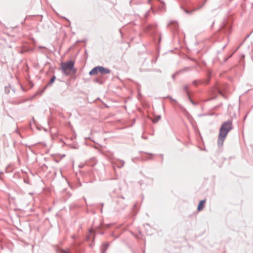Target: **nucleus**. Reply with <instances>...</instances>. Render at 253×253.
Instances as JSON below:
<instances>
[{"label": "nucleus", "instance_id": "nucleus-1", "mask_svg": "<svg viewBox=\"0 0 253 253\" xmlns=\"http://www.w3.org/2000/svg\"><path fill=\"white\" fill-rule=\"evenodd\" d=\"M232 129V123L230 121L224 122L220 128L218 139V146H222L228 133Z\"/></svg>", "mask_w": 253, "mask_h": 253}, {"label": "nucleus", "instance_id": "nucleus-2", "mask_svg": "<svg viewBox=\"0 0 253 253\" xmlns=\"http://www.w3.org/2000/svg\"><path fill=\"white\" fill-rule=\"evenodd\" d=\"M74 62L70 60L65 63H62L61 69L62 72L65 75H69V72L71 71L74 66Z\"/></svg>", "mask_w": 253, "mask_h": 253}, {"label": "nucleus", "instance_id": "nucleus-3", "mask_svg": "<svg viewBox=\"0 0 253 253\" xmlns=\"http://www.w3.org/2000/svg\"><path fill=\"white\" fill-rule=\"evenodd\" d=\"M83 249L80 248L79 246L75 245V247L72 249V253H80ZM60 253H70L68 251L64 250H61Z\"/></svg>", "mask_w": 253, "mask_h": 253}, {"label": "nucleus", "instance_id": "nucleus-4", "mask_svg": "<svg viewBox=\"0 0 253 253\" xmlns=\"http://www.w3.org/2000/svg\"><path fill=\"white\" fill-rule=\"evenodd\" d=\"M154 155L151 153H144L141 155V159L142 161H148L153 159Z\"/></svg>", "mask_w": 253, "mask_h": 253}, {"label": "nucleus", "instance_id": "nucleus-5", "mask_svg": "<svg viewBox=\"0 0 253 253\" xmlns=\"http://www.w3.org/2000/svg\"><path fill=\"white\" fill-rule=\"evenodd\" d=\"M169 28L173 31H176L179 28L178 24L176 21H171L169 25Z\"/></svg>", "mask_w": 253, "mask_h": 253}, {"label": "nucleus", "instance_id": "nucleus-6", "mask_svg": "<svg viewBox=\"0 0 253 253\" xmlns=\"http://www.w3.org/2000/svg\"><path fill=\"white\" fill-rule=\"evenodd\" d=\"M99 72V66H96L93 68L89 73V75L90 76H93L96 75Z\"/></svg>", "mask_w": 253, "mask_h": 253}, {"label": "nucleus", "instance_id": "nucleus-7", "mask_svg": "<svg viewBox=\"0 0 253 253\" xmlns=\"http://www.w3.org/2000/svg\"><path fill=\"white\" fill-rule=\"evenodd\" d=\"M55 79H56V77L55 76H53L52 77L49 82L48 83V84L44 87L43 90L42 91V93L44 92V90L47 88V86H51L52 85L53 83L55 81Z\"/></svg>", "mask_w": 253, "mask_h": 253}, {"label": "nucleus", "instance_id": "nucleus-8", "mask_svg": "<svg viewBox=\"0 0 253 253\" xmlns=\"http://www.w3.org/2000/svg\"><path fill=\"white\" fill-rule=\"evenodd\" d=\"M99 72L101 74H110L111 70L102 66H99Z\"/></svg>", "mask_w": 253, "mask_h": 253}, {"label": "nucleus", "instance_id": "nucleus-9", "mask_svg": "<svg viewBox=\"0 0 253 253\" xmlns=\"http://www.w3.org/2000/svg\"><path fill=\"white\" fill-rule=\"evenodd\" d=\"M166 10V4L164 1L159 0V11H165Z\"/></svg>", "mask_w": 253, "mask_h": 253}, {"label": "nucleus", "instance_id": "nucleus-10", "mask_svg": "<svg viewBox=\"0 0 253 253\" xmlns=\"http://www.w3.org/2000/svg\"><path fill=\"white\" fill-rule=\"evenodd\" d=\"M125 162L123 160H118L116 161L115 165L119 168H121L124 167Z\"/></svg>", "mask_w": 253, "mask_h": 253}, {"label": "nucleus", "instance_id": "nucleus-11", "mask_svg": "<svg viewBox=\"0 0 253 253\" xmlns=\"http://www.w3.org/2000/svg\"><path fill=\"white\" fill-rule=\"evenodd\" d=\"M205 202H206L205 200H202L201 201H200V202L198 206V208H197L198 211H200L203 209L204 204L205 203Z\"/></svg>", "mask_w": 253, "mask_h": 253}, {"label": "nucleus", "instance_id": "nucleus-12", "mask_svg": "<svg viewBox=\"0 0 253 253\" xmlns=\"http://www.w3.org/2000/svg\"><path fill=\"white\" fill-rule=\"evenodd\" d=\"M184 89L185 90V91H186L187 92V95H188L189 96V99L190 100V101L192 102V103L194 105H195L196 104L193 101V100H191V99L190 98V96H189V92L188 91V86L187 85H186L184 86Z\"/></svg>", "mask_w": 253, "mask_h": 253}, {"label": "nucleus", "instance_id": "nucleus-13", "mask_svg": "<svg viewBox=\"0 0 253 253\" xmlns=\"http://www.w3.org/2000/svg\"><path fill=\"white\" fill-rule=\"evenodd\" d=\"M196 10V9H193L192 10L189 11V10H188L185 9V10H184V11H185L186 13H187V14H192V12H193V11H195Z\"/></svg>", "mask_w": 253, "mask_h": 253}, {"label": "nucleus", "instance_id": "nucleus-14", "mask_svg": "<svg viewBox=\"0 0 253 253\" xmlns=\"http://www.w3.org/2000/svg\"><path fill=\"white\" fill-rule=\"evenodd\" d=\"M216 90L217 91H218V92L220 94H221V95L223 96V94L222 92L221 91V90L219 88H216Z\"/></svg>", "mask_w": 253, "mask_h": 253}, {"label": "nucleus", "instance_id": "nucleus-15", "mask_svg": "<svg viewBox=\"0 0 253 253\" xmlns=\"http://www.w3.org/2000/svg\"><path fill=\"white\" fill-rule=\"evenodd\" d=\"M103 247L105 248V250L108 248V245L107 244H104L103 245Z\"/></svg>", "mask_w": 253, "mask_h": 253}, {"label": "nucleus", "instance_id": "nucleus-16", "mask_svg": "<svg viewBox=\"0 0 253 253\" xmlns=\"http://www.w3.org/2000/svg\"><path fill=\"white\" fill-rule=\"evenodd\" d=\"M192 83L194 85H197V81H193Z\"/></svg>", "mask_w": 253, "mask_h": 253}, {"label": "nucleus", "instance_id": "nucleus-17", "mask_svg": "<svg viewBox=\"0 0 253 253\" xmlns=\"http://www.w3.org/2000/svg\"><path fill=\"white\" fill-rule=\"evenodd\" d=\"M136 204H134V205H133V210H134V209H135V207H136Z\"/></svg>", "mask_w": 253, "mask_h": 253}, {"label": "nucleus", "instance_id": "nucleus-18", "mask_svg": "<svg viewBox=\"0 0 253 253\" xmlns=\"http://www.w3.org/2000/svg\"><path fill=\"white\" fill-rule=\"evenodd\" d=\"M153 122H154V123H157V120H156V119H155L154 120H153Z\"/></svg>", "mask_w": 253, "mask_h": 253}, {"label": "nucleus", "instance_id": "nucleus-19", "mask_svg": "<svg viewBox=\"0 0 253 253\" xmlns=\"http://www.w3.org/2000/svg\"><path fill=\"white\" fill-rule=\"evenodd\" d=\"M136 238H138V239H139V238H140V237H139L138 236H136Z\"/></svg>", "mask_w": 253, "mask_h": 253}, {"label": "nucleus", "instance_id": "nucleus-20", "mask_svg": "<svg viewBox=\"0 0 253 253\" xmlns=\"http://www.w3.org/2000/svg\"><path fill=\"white\" fill-rule=\"evenodd\" d=\"M159 120L161 119V116L160 115H159Z\"/></svg>", "mask_w": 253, "mask_h": 253}, {"label": "nucleus", "instance_id": "nucleus-21", "mask_svg": "<svg viewBox=\"0 0 253 253\" xmlns=\"http://www.w3.org/2000/svg\"><path fill=\"white\" fill-rule=\"evenodd\" d=\"M160 40H161V39H160V38L159 37V42H160Z\"/></svg>", "mask_w": 253, "mask_h": 253}, {"label": "nucleus", "instance_id": "nucleus-22", "mask_svg": "<svg viewBox=\"0 0 253 253\" xmlns=\"http://www.w3.org/2000/svg\"><path fill=\"white\" fill-rule=\"evenodd\" d=\"M151 0H148L149 2Z\"/></svg>", "mask_w": 253, "mask_h": 253}]
</instances>
